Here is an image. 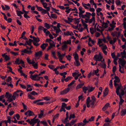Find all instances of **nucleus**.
<instances>
[{
  "label": "nucleus",
  "mask_w": 126,
  "mask_h": 126,
  "mask_svg": "<svg viewBox=\"0 0 126 126\" xmlns=\"http://www.w3.org/2000/svg\"><path fill=\"white\" fill-rule=\"evenodd\" d=\"M110 105V104L109 103H107L102 108V110L104 111L106 110L108 108Z\"/></svg>",
  "instance_id": "9b49d317"
},
{
  "label": "nucleus",
  "mask_w": 126,
  "mask_h": 126,
  "mask_svg": "<svg viewBox=\"0 0 126 126\" xmlns=\"http://www.w3.org/2000/svg\"><path fill=\"white\" fill-rule=\"evenodd\" d=\"M102 11V9L101 8H98L96 10V11L97 13H99L100 11Z\"/></svg>",
  "instance_id": "774afa93"
},
{
  "label": "nucleus",
  "mask_w": 126,
  "mask_h": 126,
  "mask_svg": "<svg viewBox=\"0 0 126 126\" xmlns=\"http://www.w3.org/2000/svg\"><path fill=\"white\" fill-rule=\"evenodd\" d=\"M5 96L6 98L9 99L12 96V94H9L8 92H6L5 95Z\"/></svg>",
  "instance_id": "9d476101"
},
{
  "label": "nucleus",
  "mask_w": 126,
  "mask_h": 126,
  "mask_svg": "<svg viewBox=\"0 0 126 126\" xmlns=\"http://www.w3.org/2000/svg\"><path fill=\"white\" fill-rule=\"evenodd\" d=\"M15 64H17L18 65H19L20 64H24V62L22 60H21L20 61V59L18 58L17 59H16V60L15 61Z\"/></svg>",
  "instance_id": "7ed1b4c3"
},
{
  "label": "nucleus",
  "mask_w": 126,
  "mask_h": 126,
  "mask_svg": "<svg viewBox=\"0 0 126 126\" xmlns=\"http://www.w3.org/2000/svg\"><path fill=\"white\" fill-rule=\"evenodd\" d=\"M126 113V109L122 110L120 112V115L122 116H124Z\"/></svg>",
  "instance_id": "6ab92c4d"
},
{
  "label": "nucleus",
  "mask_w": 126,
  "mask_h": 126,
  "mask_svg": "<svg viewBox=\"0 0 126 126\" xmlns=\"http://www.w3.org/2000/svg\"><path fill=\"white\" fill-rule=\"evenodd\" d=\"M63 33L66 36L71 35V33H70V32L69 31H67L66 32H64Z\"/></svg>",
  "instance_id": "e433bc0d"
},
{
  "label": "nucleus",
  "mask_w": 126,
  "mask_h": 126,
  "mask_svg": "<svg viewBox=\"0 0 126 126\" xmlns=\"http://www.w3.org/2000/svg\"><path fill=\"white\" fill-rule=\"evenodd\" d=\"M67 47V46L66 44H64L62 47V49L63 50H64Z\"/></svg>",
  "instance_id": "473e14b6"
},
{
  "label": "nucleus",
  "mask_w": 126,
  "mask_h": 126,
  "mask_svg": "<svg viewBox=\"0 0 126 126\" xmlns=\"http://www.w3.org/2000/svg\"><path fill=\"white\" fill-rule=\"evenodd\" d=\"M91 102H92V100H90V97H88L86 100V103H90Z\"/></svg>",
  "instance_id": "3c124183"
},
{
  "label": "nucleus",
  "mask_w": 126,
  "mask_h": 126,
  "mask_svg": "<svg viewBox=\"0 0 126 126\" xmlns=\"http://www.w3.org/2000/svg\"><path fill=\"white\" fill-rule=\"evenodd\" d=\"M28 111L29 112L28 116H32L33 115H34V113L31 110H28Z\"/></svg>",
  "instance_id": "393cba45"
},
{
  "label": "nucleus",
  "mask_w": 126,
  "mask_h": 126,
  "mask_svg": "<svg viewBox=\"0 0 126 126\" xmlns=\"http://www.w3.org/2000/svg\"><path fill=\"white\" fill-rule=\"evenodd\" d=\"M43 111V110H41L40 113L38 114V118H42L44 114Z\"/></svg>",
  "instance_id": "412c9836"
},
{
  "label": "nucleus",
  "mask_w": 126,
  "mask_h": 126,
  "mask_svg": "<svg viewBox=\"0 0 126 126\" xmlns=\"http://www.w3.org/2000/svg\"><path fill=\"white\" fill-rule=\"evenodd\" d=\"M12 80V78L10 76H9L7 79H6V81L7 82H9Z\"/></svg>",
  "instance_id": "49530a36"
},
{
  "label": "nucleus",
  "mask_w": 126,
  "mask_h": 126,
  "mask_svg": "<svg viewBox=\"0 0 126 126\" xmlns=\"http://www.w3.org/2000/svg\"><path fill=\"white\" fill-rule=\"evenodd\" d=\"M104 24L105 25L104 26V27L105 28H106L108 27V25L107 22L105 23L104 21H103L102 23V27H103Z\"/></svg>",
  "instance_id": "2f4dec72"
},
{
  "label": "nucleus",
  "mask_w": 126,
  "mask_h": 126,
  "mask_svg": "<svg viewBox=\"0 0 126 126\" xmlns=\"http://www.w3.org/2000/svg\"><path fill=\"white\" fill-rule=\"evenodd\" d=\"M75 81H76L75 80H73L71 83H70L68 84V87H70L72 85H73V84H74Z\"/></svg>",
  "instance_id": "09e8293b"
},
{
  "label": "nucleus",
  "mask_w": 126,
  "mask_h": 126,
  "mask_svg": "<svg viewBox=\"0 0 126 126\" xmlns=\"http://www.w3.org/2000/svg\"><path fill=\"white\" fill-rule=\"evenodd\" d=\"M91 98L92 100V101H94V102H95V101L96 100V98L95 96H94L93 95V96H92L91 97Z\"/></svg>",
  "instance_id": "5fc2aeb1"
},
{
  "label": "nucleus",
  "mask_w": 126,
  "mask_h": 126,
  "mask_svg": "<svg viewBox=\"0 0 126 126\" xmlns=\"http://www.w3.org/2000/svg\"><path fill=\"white\" fill-rule=\"evenodd\" d=\"M67 105L65 103H62V105L61 107L62 108H65L67 106Z\"/></svg>",
  "instance_id": "37998d69"
},
{
  "label": "nucleus",
  "mask_w": 126,
  "mask_h": 126,
  "mask_svg": "<svg viewBox=\"0 0 126 126\" xmlns=\"http://www.w3.org/2000/svg\"><path fill=\"white\" fill-rule=\"evenodd\" d=\"M48 67L50 69L53 70L54 68L55 67L54 65H49L48 66Z\"/></svg>",
  "instance_id": "864d4df0"
},
{
  "label": "nucleus",
  "mask_w": 126,
  "mask_h": 126,
  "mask_svg": "<svg viewBox=\"0 0 126 126\" xmlns=\"http://www.w3.org/2000/svg\"><path fill=\"white\" fill-rule=\"evenodd\" d=\"M80 19V18H77V19L76 20L75 23V24H79L80 21L79 20Z\"/></svg>",
  "instance_id": "e2e57ef3"
},
{
  "label": "nucleus",
  "mask_w": 126,
  "mask_h": 126,
  "mask_svg": "<svg viewBox=\"0 0 126 126\" xmlns=\"http://www.w3.org/2000/svg\"><path fill=\"white\" fill-rule=\"evenodd\" d=\"M10 53L13 54L15 56L18 55V52H15L12 51H11Z\"/></svg>",
  "instance_id": "052dcab7"
},
{
  "label": "nucleus",
  "mask_w": 126,
  "mask_h": 126,
  "mask_svg": "<svg viewBox=\"0 0 126 126\" xmlns=\"http://www.w3.org/2000/svg\"><path fill=\"white\" fill-rule=\"evenodd\" d=\"M88 93H90L93 91L95 89V87H91L90 85H88Z\"/></svg>",
  "instance_id": "1a4fd4ad"
},
{
  "label": "nucleus",
  "mask_w": 126,
  "mask_h": 126,
  "mask_svg": "<svg viewBox=\"0 0 126 126\" xmlns=\"http://www.w3.org/2000/svg\"><path fill=\"white\" fill-rule=\"evenodd\" d=\"M10 58L9 56L6 55V56L4 58V60L5 61H7L8 60H9Z\"/></svg>",
  "instance_id": "ea45409f"
},
{
  "label": "nucleus",
  "mask_w": 126,
  "mask_h": 126,
  "mask_svg": "<svg viewBox=\"0 0 126 126\" xmlns=\"http://www.w3.org/2000/svg\"><path fill=\"white\" fill-rule=\"evenodd\" d=\"M19 92H23V91L20 90H17L13 94V95H12V97H13L14 100H15L16 98V97L17 96H19V94H17V93H18Z\"/></svg>",
  "instance_id": "f257e3e1"
},
{
  "label": "nucleus",
  "mask_w": 126,
  "mask_h": 126,
  "mask_svg": "<svg viewBox=\"0 0 126 126\" xmlns=\"http://www.w3.org/2000/svg\"><path fill=\"white\" fill-rule=\"evenodd\" d=\"M94 102H95L93 101H92V102H91L90 104L92 105V108H94L95 107V106L94 105Z\"/></svg>",
  "instance_id": "c03bdc74"
},
{
  "label": "nucleus",
  "mask_w": 126,
  "mask_h": 126,
  "mask_svg": "<svg viewBox=\"0 0 126 126\" xmlns=\"http://www.w3.org/2000/svg\"><path fill=\"white\" fill-rule=\"evenodd\" d=\"M31 120L32 122V124L34 125L35 124L37 123V122L34 119H31Z\"/></svg>",
  "instance_id": "c9c22d12"
},
{
  "label": "nucleus",
  "mask_w": 126,
  "mask_h": 126,
  "mask_svg": "<svg viewBox=\"0 0 126 126\" xmlns=\"http://www.w3.org/2000/svg\"><path fill=\"white\" fill-rule=\"evenodd\" d=\"M30 94L34 95H37L38 94L37 93L35 92L34 91H33L32 92H31Z\"/></svg>",
  "instance_id": "a18cd8bd"
},
{
  "label": "nucleus",
  "mask_w": 126,
  "mask_h": 126,
  "mask_svg": "<svg viewBox=\"0 0 126 126\" xmlns=\"http://www.w3.org/2000/svg\"><path fill=\"white\" fill-rule=\"evenodd\" d=\"M90 32L92 34H93L96 31V29H94V28L92 27H91L90 28Z\"/></svg>",
  "instance_id": "aec40b11"
},
{
  "label": "nucleus",
  "mask_w": 126,
  "mask_h": 126,
  "mask_svg": "<svg viewBox=\"0 0 126 126\" xmlns=\"http://www.w3.org/2000/svg\"><path fill=\"white\" fill-rule=\"evenodd\" d=\"M43 53L41 51H39L35 52V57H37L38 56L40 57L42 55Z\"/></svg>",
  "instance_id": "20e7f679"
},
{
  "label": "nucleus",
  "mask_w": 126,
  "mask_h": 126,
  "mask_svg": "<svg viewBox=\"0 0 126 126\" xmlns=\"http://www.w3.org/2000/svg\"><path fill=\"white\" fill-rule=\"evenodd\" d=\"M121 91L120 94L122 96H123L125 94V91L124 90L121 89Z\"/></svg>",
  "instance_id": "338daca9"
},
{
  "label": "nucleus",
  "mask_w": 126,
  "mask_h": 126,
  "mask_svg": "<svg viewBox=\"0 0 126 126\" xmlns=\"http://www.w3.org/2000/svg\"><path fill=\"white\" fill-rule=\"evenodd\" d=\"M118 59H119L118 62L119 63V64L120 63L122 66H124L126 63V61L124 59L123 60L121 58H119Z\"/></svg>",
  "instance_id": "f03ea898"
},
{
  "label": "nucleus",
  "mask_w": 126,
  "mask_h": 126,
  "mask_svg": "<svg viewBox=\"0 0 126 126\" xmlns=\"http://www.w3.org/2000/svg\"><path fill=\"white\" fill-rule=\"evenodd\" d=\"M88 88L87 86V87L84 86L82 88V90L84 92V93H86L87 90L88 91Z\"/></svg>",
  "instance_id": "5701e85b"
},
{
  "label": "nucleus",
  "mask_w": 126,
  "mask_h": 126,
  "mask_svg": "<svg viewBox=\"0 0 126 126\" xmlns=\"http://www.w3.org/2000/svg\"><path fill=\"white\" fill-rule=\"evenodd\" d=\"M124 100L123 99H120V101L119 103V105H122V103L124 102Z\"/></svg>",
  "instance_id": "6e6d98bb"
},
{
  "label": "nucleus",
  "mask_w": 126,
  "mask_h": 126,
  "mask_svg": "<svg viewBox=\"0 0 126 126\" xmlns=\"http://www.w3.org/2000/svg\"><path fill=\"white\" fill-rule=\"evenodd\" d=\"M100 56L97 54H95L94 56V59L96 61H97L99 59Z\"/></svg>",
  "instance_id": "dca6fc26"
},
{
  "label": "nucleus",
  "mask_w": 126,
  "mask_h": 126,
  "mask_svg": "<svg viewBox=\"0 0 126 126\" xmlns=\"http://www.w3.org/2000/svg\"><path fill=\"white\" fill-rule=\"evenodd\" d=\"M109 85L110 86V87L112 89L113 87V84H112V79L110 80Z\"/></svg>",
  "instance_id": "72a5a7b5"
},
{
  "label": "nucleus",
  "mask_w": 126,
  "mask_h": 126,
  "mask_svg": "<svg viewBox=\"0 0 126 126\" xmlns=\"http://www.w3.org/2000/svg\"><path fill=\"white\" fill-rule=\"evenodd\" d=\"M31 28L32 29V31L31 32V34H32L33 33L34 31V27L33 25L31 26Z\"/></svg>",
  "instance_id": "0e129e2a"
},
{
  "label": "nucleus",
  "mask_w": 126,
  "mask_h": 126,
  "mask_svg": "<svg viewBox=\"0 0 126 126\" xmlns=\"http://www.w3.org/2000/svg\"><path fill=\"white\" fill-rule=\"evenodd\" d=\"M74 58L75 60H79V58L78 54L76 52H75L74 56Z\"/></svg>",
  "instance_id": "c85d7f7f"
},
{
  "label": "nucleus",
  "mask_w": 126,
  "mask_h": 126,
  "mask_svg": "<svg viewBox=\"0 0 126 126\" xmlns=\"http://www.w3.org/2000/svg\"><path fill=\"white\" fill-rule=\"evenodd\" d=\"M67 18L68 20L66 19H64L63 20L64 21L67 23L70 24V23L72 22L73 20V18H70L69 17H68Z\"/></svg>",
  "instance_id": "0eeeda50"
},
{
  "label": "nucleus",
  "mask_w": 126,
  "mask_h": 126,
  "mask_svg": "<svg viewBox=\"0 0 126 126\" xmlns=\"http://www.w3.org/2000/svg\"><path fill=\"white\" fill-rule=\"evenodd\" d=\"M70 90L69 88V87H67L62 91H61V92L60 94L62 95L66 94Z\"/></svg>",
  "instance_id": "39448f33"
},
{
  "label": "nucleus",
  "mask_w": 126,
  "mask_h": 126,
  "mask_svg": "<svg viewBox=\"0 0 126 126\" xmlns=\"http://www.w3.org/2000/svg\"><path fill=\"white\" fill-rule=\"evenodd\" d=\"M109 92V90L108 88L106 87L105 88L104 91L103 92V97H104L107 96L108 94V92Z\"/></svg>",
  "instance_id": "423d86ee"
},
{
  "label": "nucleus",
  "mask_w": 126,
  "mask_h": 126,
  "mask_svg": "<svg viewBox=\"0 0 126 126\" xmlns=\"http://www.w3.org/2000/svg\"><path fill=\"white\" fill-rule=\"evenodd\" d=\"M40 47L43 49H44L46 48L45 46V43L43 44Z\"/></svg>",
  "instance_id": "bf43d9fd"
},
{
  "label": "nucleus",
  "mask_w": 126,
  "mask_h": 126,
  "mask_svg": "<svg viewBox=\"0 0 126 126\" xmlns=\"http://www.w3.org/2000/svg\"><path fill=\"white\" fill-rule=\"evenodd\" d=\"M21 52H23L24 53H27L28 54V50L26 49H25L24 50H22Z\"/></svg>",
  "instance_id": "58836bf2"
},
{
  "label": "nucleus",
  "mask_w": 126,
  "mask_h": 126,
  "mask_svg": "<svg viewBox=\"0 0 126 126\" xmlns=\"http://www.w3.org/2000/svg\"><path fill=\"white\" fill-rule=\"evenodd\" d=\"M82 8L81 6H80L79 8V12L81 13V14H83L85 12V11L84 10H82Z\"/></svg>",
  "instance_id": "bb28decb"
},
{
  "label": "nucleus",
  "mask_w": 126,
  "mask_h": 126,
  "mask_svg": "<svg viewBox=\"0 0 126 126\" xmlns=\"http://www.w3.org/2000/svg\"><path fill=\"white\" fill-rule=\"evenodd\" d=\"M71 39H69V40H67L66 41H64L63 42V44H69L70 45L71 43Z\"/></svg>",
  "instance_id": "a211bd4d"
},
{
  "label": "nucleus",
  "mask_w": 126,
  "mask_h": 126,
  "mask_svg": "<svg viewBox=\"0 0 126 126\" xmlns=\"http://www.w3.org/2000/svg\"><path fill=\"white\" fill-rule=\"evenodd\" d=\"M115 3L117 5H119L120 4L121 1L120 0H116L115 1Z\"/></svg>",
  "instance_id": "de8ad7c7"
},
{
  "label": "nucleus",
  "mask_w": 126,
  "mask_h": 126,
  "mask_svg": "<svg viewBox=\"0 0 126 126\" xmlns=\"http://www.w3.org/2000/svg\"><path fill=\"white\" fill-rule=\"evenodd\" d=\"M76 122V120H72L71 122H70V124H71V125H70V126H72L74 124H75V123Z\"/></svg>",
  "instance_id": "79ce46f5"
},
{
  "label": "nucleus",
  "mask_w": 126,
  "mask_h": 126,
  "mask_svg": "<svg viewBox=\"0 0 126 126\" xmlns=\"http://www.w3.org/2000/svg\"><path fill=\"white\" fill-rule=\"evenodd\" d=\"M37 74H35L34 75H32V74L30 75V78L32 80L35 81L36 80V77H37Z\"/></svg>",
  "instance_id": "f8f14e48"
},
{
  "label": "nucleus",
  "mask_w": 126,
  "mask_h": 126,
  "mask_svg": "<svg viewBox=\"0 0 126 126\" xmlns=\"http://www.w3.org/2000/svg\"><path fill=\"white\" fill-rule=\"evenodd\" d=\"M32 65L35 69H37L38 68V63H36L35 64H32Z\"/></svg>",
  "instance_id": "a19ab883"
},
{
  "label": "nucleus",
  "mask_w": 126,
  "mask_h": 126,
  "mask_svg": "<svg viewBox=\"0 0 126 126\" xmlns=\"http://www.w3.org/2000/svg\"><path fill=\"white\" fill-rule=\"evenodd\" d=\"M34 85L36 87H42L43 86V85H41V84H37V83H35L34 84Z\"/></svg>",
  "instance_id": "680f3d73"
},
{
  "label": "nucleus",
  "mask_w": 126,
  "mask_h": 126,
  "mask_svg": "<svg viewBox=\"0 0 126 126\" xmlns=\"http://www.w3.org/2000/svg\"><path fill=\"white\" fill-rule=\"evenodd\" d=\"M114 78L115 80L114 81V82L115 81H116V82L117 83H120V79L118 77L116 76H115Z\"/></svg>",
  "instance_id": "ddd939ff"
},
{
  "label": "nucleus",
  "mask_w": 126,
  "mask_h": 126,
  "mask_svg": "<svg viewBox=\"0 0 126 126\" xmlns=\"http://www.w3.org/2000/svg\"><path fill=\"white\" fill-rule=\"evenodd\" d=\"M50 17V19H51V18H53L56 19L57 17V16L56 14H51Z\"/></svg>",
  "instance_id": "b1692460"
},
{
  "label": "nucleus",
  "mask_w": 126,
  "mask_h": 126,
  "mask_svg": "<svg viewBox=\"0 0 126 126\" xmlns=\"http://www.w3.org/2000/svg\"><path fill=\"white\" fill-rule=\"evenodd\" d=\"M40 41V40L39 38L37 37H35L33 36V42L37 43Z\"/></svg>",
  "instance_id": "2eb2a0df"
},
{
  "label": "nucleus",
  "mask_w": 126,
  "mask_h": 126,
  "mask_svg": "<svg viewBox=\"0 0 126 126\" xmlns=\"http://www.w3.org/2000/svg\"><path fill=\"white\" fill-rule=\"evenodd\" d=\"M52 54L53 55V57L55 59H57L58 58L55 55V51H52Z\"/></svg>",
  "instance_id": "f704fd0d"
},
{
  "label": "nucleus",
  "mask_w": 126,
  "mask_h": 126,
  "mask_svg": "<svg viewBox=\"0 0 126 126\" xmlns=\"http://www.w3.org/2000/svg\"><path fill=\"white\" fill-rule=\"evenodd\" d=\"M43 99L44 100L48 101L50 100V97H48L47 96H46L43 97Z\"/></svg>",
  "instance_id": "4d7b16f0"
},
{
  "label": "nucleus",
  "mask_w": 126,
  "mask_h": 126,
  "mask_svg": "<svg viewBox=\"0 0 126 126\" xmlns=\"http://www.w3.org/2000/svg\"><path fill=\"white\" fill-rule=\"evenodd\" d=\"M120 89V88L119 87H118L116 90V93L118 95H119L120 99H122V95H121L119 92Z\"/></svg>",
  "instance_id": "6e6552de"
},
{
  "label": "nucleus",
  "mask_w": 126,
  "mask_h": 126,
  "mask_svg": "<svg viewBox=\"0 0 126 126\" xmlns=\"http://www.w3.org/2000/svg\"><path fill=\"white\" fill-rule=\"evenodd\" d=\"M66 57L67 59L69 61H70L71 60V56L69 55H68V56H66Z\"/></svg>",
  "instance_id": "69168bd1"
},
{
  "label": "nucleus",
  "mask_w": 126,
  "mask_h": 126,
  "mask_svg": "<svg viewBox=\"0 0 126 126\" xmlns=\"http://www.w3.org/2000/svg\"><path fill=\"white\" fill-rule=\"evenodd\" d=\"M53 47H55V45L54 44H51L49 42V46L47 48V51L50 50Z\"/></svg>",
  "instance_id": "4468645a"
},
{
  "label": "nucleus",
  "mask_w": 126,
  "mask_h": 126,
  "mask_svg": "<svg viewBox=\"0 0 126 126\" xmlns=\"http://www.w3.org/2000/svg\"><path fill=\"white\" fill-rule=\"evenodd\" d=\"M101 67L103 68L104 69V70L106 68V64L105 63H104L103 64L102 63Z\"/></svg>",
  "instance_id": "603ef678"
},
{
  "label": "nucleus",
  "mask_w": 126,
  "mask_h": 126,
  "mask_svg": "<svg viewBox=\"0 0 126 126\" xmlns=\"http://www.w3.org/2000/svg\"><path fill=\"white\" fill-rule=\"evenodd\" d=\"M80 63L79 61V60H75L74 62V64L76 66H78L80 65Z\"/></svg>",
  "instance_id": "4be33fe9"
},
{
  "label": "nucleus",
  "mask_w": 126,
  "mask_h": 126,
  "mask_svg": "<svg viewBox=\"0 0 126 126\" xmlns=\"http://www.w3.org/2000/svg\"><path fill=\"white\" fill-rule=\"evenodd\" d=\"M44 26L48 29H49L50 27V26L49 24L47 23H45Z\"/></svg>",
  "instance_id": "c756f323"
},
{
  "label": "nucleus",
  "mask_w": 126,
  "mask_h": 126,
  "mask_svg": "<svg viewBox=\"0 0 126 126\" xmlns=\"http://www.w3.org/2000/svg\"><path fill=\"white\" fill-rule=\"evenodd\" d=\"M69 117H66L65 118L64 120H62V122L64 124H66L67 122H68L69 121L68 120V118Z\"/></svg>",
  "instance_id": "cd10ccee"
},
{
  "label": "nucleus",
  "mask_w": 126,
  "mask_h": 126,
  "mask_svg": "<svg viewBox=\"0 0 126 126\" xmlns=\"http://www.w3.org/2000/svg\"><path fill=\"white\" fill-rule=\"evenodd\" d=\"M42 4L44 8H45L47 7V6L48 5L47 3L46 2H42Z\"/></svg>",
  "instance_id": "13d9d810"
},
{
  "label": "nucleus",
  "mask_w": 126,
  "mask_h": 126,
  "mask_svg": "<svg viewBox=\"0 0 126 126\" xmlns=\"http://www.w3.org/2000/svg\"><path fill=\"white\" fill-rule=\"evenodd\" d=\"M72 78V77L68 76V77H66V79H65V82H67L68 81L70 80Z\"/></svg>",
  "instance_id": "7c9ffc66"
},
{
  "label": "nucleus",
  "mask_w": 126,
  "mask_h": 126,
  "mask_svg": "<svg viewBox=\"0 0 126 126\" xmlns=\"http://www.w3.org/2000/svg\"><path fill=\"white\" fill-rule=\"evenodd\" d=\"M28 96L29 97V98L33 100L35 99V98L34 97L31 95L29 93L28 94Z\"/></svg>",
  "instance_id": "4c0bfd02"
},
{
  "label": "nucleus",
  "mask_w": 126,
  "mask_h": 126,
  "mask_svg": "<svg viewBox=\"0 0 126 126\" xmlns=\"http://www.w3.org/2000/svg\"><path fill=\"white\" fill-rule=\"evenodd\" d=\"M84 83H79L78 84L76 88V89L77 90L81 88L82 86L84 85Z\"/></svg>",
  "instance_id": "f3484780"
},
{
  "label": "nucleus",
  "mask_w": 126,
  "mask_h": 126,
  "mask_svg": "<svg viewBox=\"0 0 126 126\" xmlns=\"http://www.w3.org/2000/svg\"><path fill=\"white\" fill-rule=\"evenodd\" d=\"M117 32L116 31H114V32H112L111 33V35L113 37H114L116 36V35L117 34Z\"/></svg>",
  "instance_id": "8fccbe9b"
},
{
  "label": "nucleus",
  "mask_w": 126,
  "mask_h": 126,
  "mask_svg": "<svg viewBox=\"0 0 126 126\" xmlns=\"http://www.w3.org/2000/svg\"><path fill=\"white\" fill-rule=\"evenodd\" d=\"M40 122L41 123L43 124L44 126H48L47 125V122L45 120L41 121Z\"/></svg>",
  "instance_id": "a878e982"
}]
</instances>
